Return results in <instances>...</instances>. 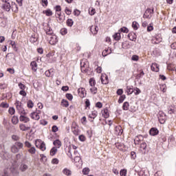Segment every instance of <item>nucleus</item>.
<instances>
[{
  "label": "nucleus",
  "mask_w": 176,
  "mask_h": 176,
  "mask_svg": "<svg viewBox=\"0 0 176 176\" xmlns=\"http://www.w3.org/2000/svg\"><path fill=\"white\" fill-rule=\"evenodd\" d=\"M45 39L49 42L50 45H56L58 42V38L54 34L53 29H52V23L49 22L45 30Z\"/></svg>",
  "instance_id": "obj_1"
},
{
  "label": "nucleus",
  "mask_w": 176,
  "mask_h": 176,
  "mask_svg": "<svg viewBox=\"0 0 176 176\" xmlns=\"http://www.w3.org/2000/svg\"><path fill=\"white\" fill-rule=\"evenodd\" d=\"M55 11H56V19L60 24L62 23H64L65 21V15L61 13V6H56L54 7Z\"/></svg>",
  "instance_id": "obj_2"
},
{
  "label": "nucleus",
  "mask_w": 176,
  "mask_h": 176,
  "mask_svg": "<svg viewBox=\"0 0 176 176\" xmlns=\"http://www.w3.org/2000/svg\"><path fill=\"white\" fill-rule=\"evenodd\" d=\"M15 107L20 115H27V113L25 112V110L24 109V107H23V103H21V102L16 100V102H15Z\"/></svg>",
  "instance_id": "obj_3"
},
{
  "label": "nucleus",
  "mask_w": 176,
  "mask_h": 176,
  "mask_svg": "<svg viewBox=\"0 0 176 176\" xmlns=\"http://www.w3.org/2000/svg\"><path fill=\"white\" fill-rule=\"evenodd\" d=\"M162 41H163V38H162V34H156L155 36L152 38L151 43H153V45H159V43H160Z\"/></svg>",
  "instance_id": "obj_4"
},
{
  "label": "nucleus",
  "mask_w": 176,
  "mask_h": 176,
  "mask_svg": "<svg viewBox=\"0 0 176 176\" xmlns=\"http://www.w3.org/2000/svg\"><path fill=\"white\" fill-rule=\"evenodd\" d=\"M154 8H147L143 16L144 19H152V15L154 13Z\"/></svg>",
  "instance_id": "obj_5"
},
{
  "label": "nucleus",
  "mask_w": 176,
  "mask_h": 176,
  "mask_svg": "<svg viewBox=\"0 0 176 176\" xmlns=\"http://www.w3.org/2000/svg\"><path fill=\"white\" fill-rule=\"evenodd\" d=\"M96 116H98V111H97L96 110H93L92 111H91V113L88 115L89 122L93 123Z\"/></svg>",
  "instance_id": "obj_6"
},
{
  "label": "nucleus",
  "mask_w": 176,
  "mask_h": 176,
  "mask_svg": "<svg viewBox=\"0 0 176 176\" xmlns=\"http://www.w3.org/2000/svg\"><path fill=\"white\" fill-rule=\"evenodd\" d=\"M35 145L36 148L41 149V151H45V142L41 139H38L35 142Z\"/></svg>",
  "instance_id": "obj_7"
},
{
  "label": "nucleus",
  "mask_w": 176,
  "mask_h": 176,
  "mask_svg": "<svg viewBox=\"0 0 176 176\" xmlns=\"http://www.w3.org/2000/svg\"><path fill=\"white\" fill-rule=\"evenodd\" d=\"M100 82L102 85H108L109 83V78L106 74H102L100 76Z\"/></svg>",
  "instance_id": "obj_8"
},
{
  "label": "nucleus",
  "mask_w": 176,
  "mask_h": 176,
  "mask_svg": "<svg viewBox=\"0 0 176 176\" xmlns=\"http://www.w3.org/2000/svg\"><path fill=\"white\" fill-rule=\"evenodd\" d=\"M158 120L161 124H164V123H166V120H167V117H166L164 113H161L158 116Z\"/></svg>",
  "instance_id": "obj_9"
},
{
  "label": "nucleus",
  "mask_w": 176,
  "mask_h": 176,
  "mask_svg": "<svg viewBox=\"0 0 176 176\" xmlns=\"http://www.w3.org/2000/svg\"><path fill=\"white\" fill-rule=\"evenodd\" d=\"M78 93L80 98H85L86 97V89L81 87L78 89Z\"/></svg>",
  "instance_id": "obj_10"
},
{
  "label": "nucleus",
  "mask_w": 176,
  "mask_h": 176,
  "mask_svg": "<svg viewBox=\"0 0 176 176\" xmlns=\"http://www.w3.org/2000/svg\"><path fill=\"white\" fill-rule=\"evenodd\" d=\"M141 141H144V137L141 135H138L135 137L134 144L135 145H140L141 144Z\"/></svg>",
  "instance_id": "obj_11"
},
{
  "label": "nucleus",
  "mask_w": 176,
  "mask_h": 176,
  "mask_svg": "<svg viewBox=\"0 0 176 176\" xmlns=\"http://www.w3.org/2000/svg\"><path fill=\"white\" fill-rule=\"evenodd\" d=\"M53 145L54 146V148H56V149H60V148H61V146H63V143L61 142V140L58 139L53 142Z\"/></svg>",
  "instance_id": "obj_12"
},
{
  "label": "nucleus",
  "mask_w": 176,
  "mask_h": 176,
  "mask_svg": "<svg viewBox=\"0 0 176 176\" xmlns=\"http://www.w3.org/2000/svg\"><path fill=\"white\" fill-rule=\"evenodd\" d=\"M89 30L93 35H97L98 33V27L96 25H93L90 27Z\"/></svg>",
  "instance_id": "obj_13"
},
{
  "label": "nucleus",
  "mask_w": 176,
  "mask_h": 176,
  "mask_svg": "<svg viewBox=\"0 0 176 176\" xmlns=\"http://www.w3.org/2000/svg\"><path fill=\"white\" fill-rule=\"evenodd\" d=\"M115 134L116 135H122V134H123V129H122L121 126H117L115 127Z\"/></svg>",
  "instance_id": "obj_14"
},
{
  "label": "nucleus",
  "mask_w": 176,
  "mask_h": 176,
  "mask_svg": "<svg viewBox=\"0 0 176 176\" xmlns=\"http://www.w3.org/2000/svg\"><path fill=\"white\" fill-rule=\"evenodd\" d=\"M151 69L153 72H159V71H160L159 64H157L156 63H152V65L151 66Z\"/></svg>",
  "instance_id": "obj_15"
},
{
  "label": "nucleus",
  "mask_w": 176,
  "mask_h": 176,
  "mask_svg": "<svg viewBox=\"0 0 176 176\" xmlns=\"http://www.w3.org/2000/svg\"><path fill=\"white\" fill-rule=\"evenodd\" d=\"M102 115L104 119H108L109 118V110L107 108L103 109L102 110Z\"/></svg>",
  "instance_id": "obj_16"
},
{
  "label": "nucleus",
  "mask_w": 176,
  "mask_h": 176,
  "mask_svg": "<svg viewBox=\"0 0 176 176\" xmlns=\"http://www.w3.org/2000/svg\"><path fill=\"white\" fill-rule=\"evenodd\" d=\"M128 38L130 41H133V42H135L137 40V34L134 32H131L128 34Z\"/></svg>",
  "instance_id": "obj_17"
},
{
  "label": "nucleus",
  "mask_w": 176,
  "mask_h": 176,
  "mask_svg": "<svg viewBox=\"0 0 176 176\" xmlns=\"http://www.w3.org/2000/svg\"><path fill=\"white\" fill-rule=\"evenodd\" d=\"M20 122H23V123H28L30 122V118L25 116H20L19 117Z\"/></svg>",
  "instance_id": "obj_18"
},
{
  "label": "nucleus",
  "mask_w": 176,
  "mask_h": 176,
  "mask_svg": "<svg viewBox=\"0 0 176 176\" xmlns=\"http://www.w3.org/2000/svg\"><path fill=\"white\" fill-rule=\"evenodd\" d=\"M150 135H157L159 134V130L157 128H151L149 131Z\"/></svg>",
  "instance_id": "obj_19"
},
{
  "label": "nucleus",
  "mask_w": 176,
  "mask_h": 176,
  "mask_svg": "<svg viewBox=\"0 0 176 176\" xmlns=\"http://www.w3.org/2000/svg\"><path fill=\"white\" fill-rule=\"evenodd\" d=\"M144 75H145V73H144V70L140 69L138 70V74H136L135 78L136 79H141V78H142Z\"/></svg>",
  "instance_id": "obj_20"
},
{
  "label": "nucleus",
  "mask_w": 176,
  "mask_h": 176,
  "mask_svg": "<svg viewBox=\"0 0 176 176\" xmlns=\"http://www.w3.org/2000/svg\"><path fill=\"white\" fill-rule=\"evenodd\" d=\"M61 107H63L64 108H68L69 107V102L68 100L65 99H63L60 102Z\"/></svg>",
  "instance_id": "obj_21"
},
{
  "label": "nucleus",
  "mask_w": 176,
  "mask_h": 176,
  "mask_svg": "<svg viewBox=\"0 0 176 176\" xmlns=\"http://www.w3.org/2000/svg\"><path fill=\"white\" fill-rule=\"evenodd\" d=\"M19 129L21 130V131H28V130H30L31 127L26 126L24 124H21L19 125Z\"/></svg>",
  "instance_id": "obj_22"
},
{
  "label": "nucleus",
  "mask_w": 176,
  "mask_h": 176,
  "mask_svg": "<svg viewBox=\"0 0 176 176\" xmlns=\"http://www.w3.org/2000/svg\"><path fill=\"white\" fill-rule=\"evenodd\" d=\"M97 64H98V62L94 63L95 70L96 71L97 74H101V72H102V67H101L100 66H98Z\"/></svg>",
  "instance_id": "obj_23"
},
{
  "label": "nucleus",
  "mask_w": 176,
  "mask_h": 176,
  "mask_svg": "<svg viewBox=\"0 0 176 176\" xmlns=\"http://www.w3.org/2000/svg\"><path fill=\"white\" fill-rule=\"evenodd\" d=\"M30 118H32V119H34V120H39V114H38V113L36 112H33L30 114Z\"/></svg>",
  "instance_id": "obj_24"
},
{
  "label": "nucleus",
  "mask_w": 176,
  "mask_h": 176,
  "mask_svg": "<svg viewBox=\"0 0 176 176\" xmlns=\"http://www.w3.org/2000/svg\"><path fill=\"white\" fill-rule=\"evenodd\" d=\"M63 173L65 175H67V176H71L72 175V171H71V170L67 168H65L63 170Z\"/></svg>",
  "instance_id": "obj_25"
},
{
  "label": "nucleus",
  "mask_w": 176,
  "mask_h": 176,
  "mask_svg": "<svg viewBox=\"0 0 176 176\" xmlns=\"http://www.w3.org/2000/svg\"><path fill=\"white\" fill-rule=\"evenodd\" d=\"M11 8H12V6H10V3L7 2L3 4V9L6 10V12H10Z\"/></svg>",
  "instance_id": "obj_26"
},
{
  "label": "nucleus",
  "mask_w": 176,
  "mask_h": 176,
  "mask_svg": "<svg viewBox=\"0 0 176 176\" xmlns=\"http://www.w3.org/2000/svg\"><path fill=\"white\" fill-rule=\"evenodd\" d=\"M123 111H129L130 109V103L129 102H124L122 104Z\"/></svg>",
  "instance_id": "obj_27"
},
{
  "label": "nucleus",
  "mask_w": 176,
  "mask_h": 176,
  "mask_svg": "<svg viewBox=\"0 0 176 176\" xmlns=\"http://www.w3.org/2000/svg\"><path fill=\"white\" fill-rule=\"evenodd\" d=\"M80 67L89 68V62L86 60H82L80 62Z\"/></svg>",
  "instance_id": "obj_28"
},
{
  "label": "nucleus",
  "mask_w": 176,
  "mask_h": 176,
  "mask_svg": "<svg viewBox=\"0 0 176 176\" xmlns=\"http://www.w3.org/2000/svg\"><path fill=\"white\" fill-rule=\"evenodd\" d=\"M167 69L168 71H176L175 65L174 63H169L167 65Z\"/></svg>",
  "instance_id": "obj_29"
},
{
  "label": "nucleus",
  "mask_w": 176,
  "mask_h": 176,
  "mask_svg": "<svg viewBox=\"0 0 176 176\" xmlns=\"http://www.w3.org/2000/svg\"><path fill=\"white\" fill-rule=\"evenodd\" d=\"M113 38L115 41H120L122 36H120V32H118L116 33L113 36Z\"/></svg>",
  "instance_id": "obj_30"
},
{
  "label": "nucleus",
  "mask_w": 176,
  "mask_h": 176,
  "mask_svg": "<svg viewBox=\"0 0 176 176\" xmlns=\"http://www.w3.org/2000/svg\"><path fill=\"white\" fill-rule=\"evenodd\" d=\"M111 49L107 48L102 52V55L103 56V57H106V56H108V54H111Z\"/></svg>",
  "instance_id": "obj_31"
},
{
  "label": "nucleus",
  "mask_w": 176,
  "mask_h": 176,
  "mask_svg": "<svg viewBox=\"0 0 176 176\" xmlns=\"http://www.w3.org/2000/svg\"><path fill=\"white\" fill-rule=\"evenodd\" d=\"M160 89L162 93H166V91H167V85H166V84H161Z\"/></svg>",
  "instance_id": "obj_32"
},
{
  "label": "nucleus",
  "mask_w": 176,
  "mask_h": 176,
  "mask_svg": "<svg viewBox=\"0 0 176 176\" xmlns=\"http://www.w3.org/2000/svg\"><path fill=\"white\" fill-rule=\"evenodd\" d=\"M19 170H21V171H27V170H28V166L25 164H22L20 166Z\"/></svg>",
  "instance_id": "obj_33"
},
{
  "label": "nucleus",
  "mask_w": 176,
  "mask_h": 176,
  "mask_svg": "<svg viewBox=\"0 0 176 176\" xmlns=\"http://www.w3.org/2000/svg\"><path fill=\"white\" fill-rule=\"evenodd\" d=\"M14 145L16 146V148H18L19 151H20V149H23V148H24V144H23V143H21L20 142H15Z\"/></svg>",
  "instance_id": "obj_34"
},
{
  "label": "nucleus",
  "mask_w": 176,
  "mask_h": 176,
  "mask_svg": "<svg viewBox=\"0 0 176 176\" xmlns=\"http://www.w3.org/2000/svg\"><path fill=\"white\" fill-rule=\"evenodd\" d=\"M30 65L32 67V69L34 71V72H36V69H37L36 67H38V64H36V62L35 61L31 62Z\"/></svg>",
  "instance_id": "obj_35"
},
{
  "label": "nucleus",
  "mask_w": 176,
  "mask_h": 176,
  "mask_svg": "<svg viewBox=\"0 0 176 176\" xmlns=\"http://www.w3.org/2000/svg\"><path fill=\"white\" fill-rule=\"evenodd\" d=\"M57 148L56 147H52L50 151V156H54L57 153Z\"/></svg>",
  "instance_id": "obj_36"
},
{
  "label": "nucleus",
  "mask_w": 176,
  "mask_h": 176,
  "mask_svg": "<svg viewBox=\"0 0 176 176\" xmlns=\"http://www.w3.org/2000/svg\"><path fill=\"white\" fill-rule=\"evenodd\" d=\"M66 25H67V27H72V25H74V20H72V19H67Z\"/></svg>",
  "instance_id": "obj_37"
},
{
  "label": "nucleus",
  "mask_w": 176,
  "mask_h": 176,
  "mask_svg": "<svg viewBox=\"0 0 176 176\" xmlns=\"http://www.w3.org/2000/svg\"><path fill=\"white\" fill-rule=\"evenodd\" d=\"M20 150H19V148L16 145H12L11 147V151L12 153H17Z\"/></svg>",
  "instance_id": "obj_38"
},
{
  "label": "nucleus",
  "mask_w": 176,
  "mask_h": 176,
  "mask_svg": "<svg viewBox=\"0 0 176 176\" xmlns=\"http://www.w3.org/2000/svg\"><path fill=\"white\" fill-rule=\"evenodd\" d=\"M126 93L128 96H130V94H133L134 93V89L130 87H126Z\"/></svg>",
  "instance_id": "obj_39"
},
{
  "label": "nucleus",
  "mask_w": 176,
  "mask_h": 176,
  "mask_svg": "<svg viewBox=\"0 0 176 176\" xmlns=\"http://www.w3.org/2000/svg\"><path fill=\"white\" fill-rule=\"evenodd\" d=\"M72 131L74 135H79V133L80 132V131H79V127L72 129Z\"/></svg>",
  "instance_id": "obj_40"
},
{
  "label": "nucleus",
  "mask_w": 176,
  "mask_h": 176,
  "mask_svg": "<svg viewBox=\"0 0 176 176\" xmlns=\"http://www.w3.org/2000/svg\"><path fill=\"white\" fill-rule=\"evenodd\" d=\"M45 14L46 16H47L48 17H50V16H53V11H52V10L50 9H47L45 11Z\"/></svg>",
  "instance_id": "obj_41"
},
{
  "label": "nucleus",
  "mask_w": 176,
  "mask_h": 176,
  "mask_svg": "<svg viewBox=\"0 0 176 176\" xmlns=\"http://www.w3.org/2000/svg\"><path fill=\"white\" fill-rule=\"evenodd\" d=\"M12 123L13 124H17V123H19V118H17L16 116H14L12 118Z\"/></svg>",
  "instance_id": "obj_42"
},
{
  "label": "nucleus",
  "mask_w": 176,
  "mask_h": 176,
  "mask_svg": "<svg viewBox=\"0 0 176 176\" xmlns=\"http://www.w3.org/2000/svg\"><path fill=\"white\" fill-rule=\"evenodd\" d=\"M116 147L117 149H119L120 151H123V144L117 142L116 143Z\"/></svg>",
  "instance_id": "obj_43"
},
{
  "label": "nucleus",
  "mask_w": 176,
  "mask_h": 176,
  "mask_svg": "<svg viewBox=\"0 0 176 176\" xmlns=\"http://www.w3.org/2000/svg\"><path fill=\"white\" fill-rule=\"evenodd\" d=\"M54 53L55 52L53 50V51H51L50 52L49 54H47L46 55V57H47L48 58H50V60H53V56H54Z\"/></svg>",
  "instance_id": "obj_44"
},
{
  "label": "nucleus",
  "mask_w": 176,
  "mask_h": 176,
  "mask_svg": "<svg viewBox=\"0 0 176 176\" xmlns=\"http://www.w3.org/2000/svg\"><path fill=\"white\" fill-rule=\"evenodd\" d=\"M124 100H126V95L120 96L118 101V104H122V102H123Z\"/></svg>",
  "instance_id": "obj_45"
},
{
  "label": "nucleus",
  "mask_w": 176,
  "mask_h": 176,
  "mask_svg": "<svg viewBox=\"0 0 176 176\" xmlns=\"http://www.w3.org/2000/svg\"><path fill=\"white\" fill-rule=\"evenodd\" d=\"M89 86H91V87L96 86V80L94 79V78H91L89 79Z\"/></svg>",
  "instance_id": "obj_46"
},
{
  "label": "nucleus",
  "mask_w": 176,
  "mask_h": 176,
  "mask_svg": "<svg viewBox=\"0 0 176 176\" xmlns=\"http://www.w3.org/2000/svg\"><path fill=\"white\" fill-rule=\"evenodd\" d=\"M90 100L89 99L85 100V109H90Z\"/></svg>",
  "instance_id": "obj_47"
},
{
  "label": "nucleus",
  "mask_w": 176,
  "mask_h": 176,
  "mask_svg": "<svg viewBox=\"0 0 176 176\" xmlns=\"http://www.w3.org/2000/svg\"><path fill=\"white\" fill-rule=\"evenodd\" d=\"M132 27L133 30H138V27H140V24L137 21H133L132 23Z\"/></svg>",
  "instance_id": "obj_48"
},
{
  "label": "nucleus",
  "mask_w": 176,
  "mask_h": 176,
  "mask_svg": "<svg viewBox=\"0 0 176 176\" xmlns=\"http://www.w3.org/2000/svg\"><path fill=\"white\" fill-rule=\"evenodd\" d=\"M133 93L135 96H138V94H141V89H140L138 87H135L133 89Z\"/></svg>",
  "instance_id": "obj_49"
},
{
  "label": "nucleus",
  "mask_w": 176,
  "mask_h": 176,
  "mask_svg": "<svg viewBox=\"0 0 176 176\" xmlns=\"http://www.w3.org/2000/svg\"><path fill=\"white\" fill-rule=\"evenodd\" d=\"M120 176H126L127 175V169H121L120 171Z\"/></svg>",
  "instance_id": "obj_50"
},
{
  "label": "nucleus",
  "mask_w": 176,
  "mask_h": 176,
  "mask_svg": "<svg viewBox=\"0 0 176 176\" xmlns=\"http://www.w3.org/2000/svg\"><path fill=\"white\" fill-rule=\"evenodd\" d=\"M89 173H90V168H84L82 169V174L84 175H88Z\"/></svg>",
  "instance_id": "obj_51"
},
{
  "label": "nucleus",
  "mask_w": 176,
  "mask_h": 176,
  "mask_svg": "<svg viewBox=\"0 0 176 176\" xmlns=\"http://www.w3.org/2000/svg\"><path fill=\"white\" fill-rule=\"evenodd\" d=\"M90 91L92 94H97L98 89L95 87H91L90 88Z\"/></svg>",
  "instance_id": "obj_52"
},
{
  "label": "nucleus",
  "mask_w": 176,
  "mask_h": 176,
  "mask_svg": "<svg viewBox=\"0 0 176 176\" xmlns=\"http://www.w3.org/2000/svg\"><path fill=\"white\" fill-rule=\"evenodd\" d=\"M89 14H90V16H94V14H96V9L90 8L89 9Z\"/></svg>",
  "instance_id": "obj_53"
},
{
  "label": "nucleus",
  "mask_w": 176,
  "mask_h": 176,
  "mask_svg": "<svg viewBox=\"0 0 176 176\" xmlns=\"http://www.w3.org/2000/svg\"><path fill=\"white\" fill-rule=\"evenodd\" d=\"M146 146H147L146 142H142L140 144V148L143 151H146Z\"/></svg>",
  "instance_id": "obj_54"
},
{
  "label": "nucleus",
  "mask_w": 176,
  "mask_h": 176,
  "mask_svg": "<svg viewBox=\"0 0 176 176\" xmlns=\"http://www.w3.org/2000/svg\"><path fill=\"white\" fill-rule=\"evenodd\" d=\"M67 33H68V30L65 28H62L60 30V34H61V35H67Z\"/></svg>",
  "instance_id": "obj_55"
},
{
  "label": "nucleus",
  "mask_w": 176,
  "mask_h": 176,
  "mask_svg": "<svg viewBox=\"0 0 176 176\" xmlns=\"http://www.w3.org/2000/svg\"><path fill=\"white\" fill-rule=\"evenodd\" d=\"M29 153H31V155H35L36 152V149L35 147H30V148L28 150Z\"/></svg>",
  "instance_id": "obj_56"
},
{
  "label": "nucleus",
  "mask_w": 176,
  "mask_h": 176,
  "mask_svg": "<svg viewBox=\"0 0 176 176\" xmlns=\"http://www.w3.org/2000/svg\"><path fill=\"white\" fill-rule=\"evenodd\" d=\"M118 32H124L125 34H127V32H129V29L126 27H123L121 28Z\"/></svg>",
  "instance_id": "obj_57"
},
{
  "label": "nucleus",
  "mask_w": 176,
  "mask_h": 176,
  "mask_svg": "<svg viewBox=\"0 0 176 176\" xmlns=\"http://www.w3.org/2000/svg\"><path fill=\"white\" fill-rule=\"evenodd\" d=\"M65 97L69 100V101H72V100H74V96L71 94H66Z\"/></svg>",
  "instance_id": "obj_58"
},
{
  "label": "nucleus",
  "mask_w": 176,
  "mask_h": 176,
  "mask_svg": "<svg viewBox=\"0 0 176 176\" xmlns=\"http://www.w3.org/2000/svg\"><path fill=\"white\" fill-rule=\"evenodd\" d=\"M65 13L67 16H70L71 13H72V10H70L69 8H68V7H66L65 9Z\"/></svg>",
  "instance_id": "obj_59"
},
{
  "label": "nucleus",
  "mask_w": 176,
  "mask_h": 176,
  "mask_svg": "<svg viewBox=\"0 0 176 176\" xmlns=\"http://www.w3.org/2000/svg\"><path fill=\"white\" fill-rule=\"evenodd\" d=\"M28 108H34V102L32 100H28L27 102Z\"/></svg>",
  "instance_id": "obj_60"
},
{
  "label": "nucleus",
  "mask_w": 176,
  "mask_h": 176,
  "mask_svg": "<svg viewBox=\"0 0 176 176\" xmlns=\"http://www.w3.org/2000/svg\"><path fill=\"white\" fill-rule=\"evenodd\" d=\"M52 164H58L60 163V160L57 158H53L51 161Z\"/></svg>",
  "instance_id": "obj_61"
},
{
  "label": "nucleus",
  "mask_w": 176,
  "mask_h": 176,
  "mask_svg": "<svg viewBox=\"0 0 176 176\" xmlns=\"http://www.w3.org/2000/svg\"><path fill=\"white\" fill-rule=\"evenodd\" d=\"M10 173H12V174H17V170L16 168H14V167L12 166L9 168Z\"/></svg>",
  "instance_id": "obj_62"
},
{
  "label": "nucleus",
  "mask_w": 176,
  "mask_h": 176,
  "mask_svg": "<svg viewBox=\"0 0 176 176\" xmlns=\"http://www.w3.org/2000/svg\"><path fill=\"white\" fill-rule=\"evenodd\" d=\"M0 107H1V108H9V104H8L7 102H3L1 103Z\"/></svg>",
  "instance_id": "obj_63"
},
{
  "label": "nucleus",
  "mask_w": 176,
  "mask_h": 176,
  "mask_svg": "<svg viewBox=\"0 0 176 176\" xmlns=\"http://www.w3.org/2000/svg\"><path fill=\"white\" fill-rule=\"evenodd\" d=\"M151 31H153V24L151 23L148 27H147V32H151Z\"/></svg>",
  "instance_id": "obj_64"
}]
</instances>
